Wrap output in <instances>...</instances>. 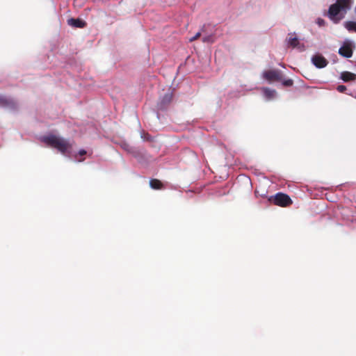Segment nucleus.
<instances>
[{
    "instance_id": "f257e3e1",
    "label": "nucleus",
    "mask_w": 356,
    "mask_h": 356,
    "mask_svg": "<svg viewBox=\"0 0 356 356\" xmlns=\"http://www.w3.org/2000/svg\"><path fill=\"white\" fill-rule=\"evenodd\" d=\"M41 140L47 145L56 149L62 154L68 157H74L75 161L78 162L83 160L78 159V155L83 156L86 154L84 149H81L77 154H73V143L57 135L49 134L42 136Z\"/></svg>"
},
{
    "instance_id": "f03ea898",
    "label": "nucleus",
    "mask_w": 356,
    "mask_h": 356,
    "mask_svg": "<svg viewBox=\"0 0 356 356\" xmlns=\"http://www.w3.org/2000/svg\"><path fill=\"white\" fill-rule=\"evenodd\" d=\"M352 0H337L336 3L331 5L328 10L329 18L335 24L341 21L350 9Z\"/></svg>"
},
{
    "instance_id": "7ed1b4c3",
    "label": "nucleus",
    "mask_w": 356,
    "mask_h": 356,
    "mask_svg": "<svg viewBox=\"0 0 356 356\" xmlns=\"http://www.w3.org/2000/svg\"><path fill=\"white\" fill-rule=\"evenodd\" d=\"M287 45L299 51H304L306 49V45L302 40L298 38L295 33H289L286 38Z\"/></svg>"
},
{
    "instance_id": "20e7f679",
    "label": "nucleus",
    "mask_w": 356,
    "mask_h": 356,
    "mask_svg": "<svg viewBox=\"0 0 356 356\" xmlns=\"http://www.w3.org/2000/svg\"><path fill=\"white\" fill-rule=\"evenodd\" d=\"M270 201L274 202L275 204L280 207H286L292 203L290 197L284 193H278L274 196H271Z\"/></svg>"
},
{
    "instance_id": "39448f33",
    "label": "nucleus",
    "mask_w": 356,
    "mask_h": 356,
    "mask_svg": "<svg viewBox=\"0 0 356 356\" xmlns=\"http://www.w3.org/2000/svg\"><path fill=\"white\" fill-rule=\"evenodd\" d=\"M261 76L269 83L281 80L280 72L275 70H269L263 72Z\"/></svg>"
},
{
    "instance_id": "423d86ee",
    "label": "nucleus",
    "mask_w": 356,
    "mask_h": 356,
    "mask_svg": "<svg viewBox=\"0 0 356 356\" xmlns=\"http://www.w3.org/2000/svg\"><path fill=\"white\" fill-rule=\"evenodd\" d=\"M353 43L350 41L345 42L343 45L339 49V54L343 57L350 58L353 54Z\"/></svg>"
},
{
    "instance_id": "0eeeda50",
    "label": "nucleus",
    "mask_w": 356,
    "mask_h": 356,
    "mask_svg": "<svg viewBox=\"0 0 356 356\" xmlns=\"http://www.w3.org/2000/svg\"><path fill=\"white\" fill-rule=\"evenodd\" d=\"M312 63L318 68H323L327 65V60L320 54L313 56Z\"/></svg>"
},
{
    "instance_id": "6e6552de",
    "label": "nucleus",
    "mask_w": 356,
    "mask_h": 356,
    "mask_svg": "<svg viewBox=\"0 0 356 356\" xmlns=\"http://www.w3.org/2000/svg\"><path fill=\"white\" fill-rule=\"evenodd\" d=\"M262 92L264 97L268 101L274 99L277 97V92L275 90L268 88H263Z\"/></svg>"
},
{
    "instance_id": "1a4fd4ad",
    "label": "nucleus",
    "mask_w": 356,
    "mask_h": 356,
    "mask_svg": "<svg viewBox=\"0 0 356 356\" xmlns=\"http://www.w3.org/2000/svg\"><path fill=\"white\" fill-rule=\"evenodd\" d=\"M67 23L70 26L78 28H83L85 26L86 23L79 19L70 18L67 20Z\"/></svg>"
},
{
    "instance_id": "9d476101",
    "label": "nucleus",
    "mask_w": 356,
    "mask_h": 356,
    "mask_svg": "<svg viewBox=\"0 0 356 356\" xmlns=\"http://www.w3.org/2000/svg\"><path fill=\"white\" fill-rule=\"evenodd\" d=\"M340 78L344 81L348 82L354 81L356 79V74L350 72H343L341 73Z\"/></svg>"
},
{
    "instance_id": "9b49d317",
    "label": "nucleus",
    "mask_w": 356,
    "mask_h": 356,
    "mask_svg": "<svg viewBox=\"0 0 356 356\" xmlns=\"http://www.w3.org/2000/svg\"><path fill=\"white\" fill-rule=\"evenodd\" d=\"M344 27L350 32H356V22L347 21L343 23Z\"/></svg>"
},
{
    "instance_id": "f8f14e48",
    "label": "nucleus",
    "mask_w": 356,
    "mask_h": 356,
    "mask_svg": "<svg viewBox=\"0 0 356 356\" xmlns=\"http://www.w3.org/2000/svg\"><path fill=\"white\" fill-rule=\"evenodd\" d=\"M13 104V102L12 100L8 99L4 97L0 96V106L9 107Z\"/></svg>"
},
{
    "instance_id": "ddd939ff",
    "label": "nucleus",
    "mask_w": 356,
    "mask_h": 356,
    "mask_svg": "<svg viewBox=\"0 0 356 356\" xmlns=\"http://www.w3.org/2000/svg\"><path fill=\"white\" fill-rule=\"evenodd\" d=\"M149 185H150L152 188L159 189L162 186V183L159 180L152 179L149 181Z\"/></svg>"
},
{
    "instance_id": "4468645a",
    "label": "nucleus",
    "mask_w": 356,
    "mask_h": 356,
    "mask_svg": "<svg viewBox=\"0 0 356 356\" xmlns=\"http://www.w3.org/2000/svg\"><path fill=\"white\" fill-rule=\"evenodd\" d=\"M316 23L320 27L324 26L326 24L325 21L323 19L320 18V17L316 19Z\"/></svg>"
},
{
    "instance_id": "2eb2a0df",
    "label": "nucleus",
    "mask_w": 356,
    "mask_h": 356,
    "mask_svg": "<svg viewBox=\"0 0 356 356\" xmlns=\"http://www.w3.org/2000/svg\"><path fill=\"white\" fill-rule=\"evenodd\" d=\"M202 40L204 42H213V37L211 35L205 36L202 38Z\"/></svg>"
},
{
    "instance_id": "dca6fc26",
    "label": "nucleus",
    "mask_w": 356,
    "mask_h": 356,
    "mask_svg": "<svg viewBox=\"0 0 356 356\" xmlns=\"http://www.w3.org/2000/svg\"><path fill=\"white\" fill-rule=\"evenodd\" d=\"M282 83L286 86H291L293 84V81L291 79H287L284 81Z\"/></svg>"
},
{
    "instance_id": "f3484780",
    "label": "nucleus",
    "mask_w": 356,
    "mask_h": 356,
    "mask_svg": "<svg viewBox=\"0 0 356 356\" xmlns=\"http://www.w3.org/2000/svg\"><path fill=\"white\" fill-rule=\"evenodd\" d=\"M171 99H172V95L168 94L163 97V101L165 102H170Z\"/></svg>"
},
{
    "instance_id": "a211bd4d",
    "label": "nucleus",
    "mask_w": 356,
    "mask_h": 356,
    "mask_svg": "<svg viewBox=\"0 0 356 356\" xmlns=\"http://www.w3.org/2000/svg\"><path fill=\"white\" fill-rule=\"evenodd\" d=\"M201 33L200 32H197L193 37L189 39L190 42H193L195 40L197 39L200 36Z\"/></svg>"
},
{
    "instance_id": "6ab92c4d",
    "label": "nucleus",
    "mask_w": 356,
    "mask_h": 356,
    "mask_svg": "<svg viewBox=\"0 0 356 356\" xmlns=\"http://www.w3.org/2000/svg\"><path fill=\"white\" fill-rule=\"evenodd\" d=\"M346 90L345 86L341 85L337 87V90L340 92H343Z\"/></svg>"
},
{
    "instance_id": "aec40b11",
    "label": "nucleus",
    "mask_w": 356,
    "mask_h": 356,
    "mask_svg": "<svg viewBox=\"0 0 356 356\" xmlns=\"http://www.w3.org/2000/svg\"><path fill=\"white\" fill-rule=\"evenodd\" d=\"M355 13H356V6H355Z\"/></svg>"
}]
</instances>
